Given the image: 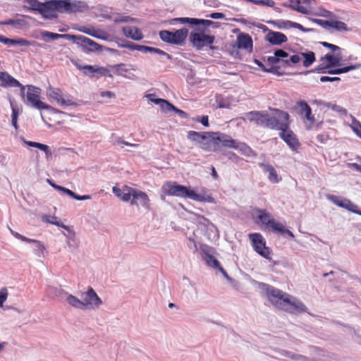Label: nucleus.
<instances>
[{
	"label": "nucleus",
	"mask_w": 361,
	"mask_h": 361,
	"mask_svg": "<svg viewBox=\"0 0 361 361\" xmlns=\"http://www.w3.org/2000/svg\"><path fill=\"white\" fill-rule=\"evenodd\" d=\"M55 8V11L57 12H69L76 11L80 6V2L71 1L70 0H52Z\"/></svg>",
	"instance_id": "obj_18"
},
{
	"label": "nucleus",
	"mask_w": 361,
	"mask_h": 361,
	"mask_svg": "<svg viewBox=\"0 0 361 361\" xmlns=\"http://www.w3.org/2000/svg\"><path fill=\"white\" fill-rule=\"evenodd\" d=\"M123 35L131 39L140 41L144 38L142 31L137 27L125 26L122 27Z\"/></svg>",
	"instance_id": "obj_30"
},
{
	"label": "nucleus",
	"mask_w": 361,
	"mask_h": 361,
	"mask_svg": "<svg viewBox=\"0 0 361 361\" xmlns=\"http://www.w3.org/2000/svg\"><path fill=\"white\" fill-rule=\"evenodd\" d=\"M234 149L238 150L242 154L247 157H250L252 154V151L250 147L243 142H237Z\"/></svg>",
	"instance_id": "obj_49"
},
{
	"label": "nucleus",
	"mask_w": 361,
	"mask_h": 361,
	"mask_svg": "<svg viewBox=\"0 0 361 361\" xmlns=\"http://www.w3.org/2000/svg\"><path fill=\"white\" fill-rule=\"evenodd\" d=\"M48 96L53 99L57 104L63 106L68 104L66 102L60 93V91L55 89H50L48 90Z\"/></svg>",
	"instance_id": "obj_41"
},
{
	"label": "nucleus",
	"mask_w": 361,
	"mask_h": 361,
	"mask_svg": "<svg viewBox=\"0 0 361 361\" xmlns=\"http://www.w3.org/2000/svg\"><path fill=\"white\" fill-rule=\"evenodd\" d=\"M188 139L194 145L208 152H216V133L189 131Z\"/></svg>",
	"instance_id": "obj_5"
},
{
	"label": "nucleus",
	"mask_w": 361,
	"mask_h": 361,
	"mask_svg": "<svg viewBox=\"0 0 361 361\" xmlns=\"http://www.w3.org/2000/svg\"><path fill=\"white\" fill-rule=\"evenodd\" d=\"M267 295L269 301L277 309L291 314H300L307 311V307L302 301L281 290L268 288Z\"/></svg>",
	"instance_id": "obj_2"
},
{
	"label": "nucleus",
	"mask_w": 361,
	"mask_h": 361,
	"mask_svg": "<svg viewBox=\"0 0 361 361\" xmlns=\"http://www.w3.org/2000/svg\"><path fill=\"white\" fill-rule=\"evenodd\" d=\"M338 32H348L350 29L348 27L347 25L337 20H329V28Z\"/></svg>",
	"instance_id": "obj_44"
},
{
	"label": "nucleus",
	"mask_w": 361,
	"mask_h": 361,
	"mask_svg": "<svg viewBox=\"0 0 361 361\" xmlns=\"http://www.w3.org/2000/svg\"><path fill=\"white\" fill-rule=\"evenodd\" d=\"M81 298H82L83 310H98L104 304L102 298L92 287H88L82 292Z\"/></svg>",
	"instance_id": "obj_9"
},
{
	"label": "nucleus",
	"mask_w": 361,
	"mask_h": 361,
	"mask_svg": "<svg viewBox=\"0 0 361 361\" xmlns=\"http://www.w3.org/2000/svg\"><path fill=\"white\" fill-rule=\"evenodd\" d=\"M361 68V63H356L354 65H350L348 66L343 67V68H338L331 71V73H335V74H341V73H345L350 71L358 69Z\"/></svg>",
	"instance_id": "obj_52"
},
{
	"label": "nucleus",
	"mask_w": 361,
	"mask_h": 361,
	"mask_svg": "<svg viewBox=\"0 0 361 361\" xmlns=\"http://www.w3.org/2000/svg\"><path fill=\"white\" fill-rule=\"evenodd\" d=\"M47 183L55 190L66 194L67 195H68L69 197H71V198H73L74 200L82 201V200H89L91 199L90 195H81V196L78 195L72 190H71L65 187L56 185L49 179L47 180Z\"/></svg>",
	"instance_id": "obj_26"
},
{
	"label": "nucleus",
	"mask_w": 361,
	"mask_h": 361,
	"mask_svg": "<svg viewBox=\"0 0 361 361\" xmlns=\"http://www.w3.org/2000/svg\"><path fill=\"white\" fill-rule=\"evenodd\" d=\"M92 36L97 39L106 40L109 38V35L106 32L97 30L94 27Z\"/></svg>",
	"instance_id": "obj_57"
},
{
	"label": "nucleus",
	"mask_w": 361,
	"mask_h": 361,
	"mask_svg": "<svg viewBox=\"0 0 361 361\" xmlns=\"http://www.w3.org/2000/svg\"><path fill=\"white\" fill-rule=\"evenodd\" d=\"M0 85L2 87H19L21 84L6 72H0Z\"/></svg>",
	"instance_id": "obj_35"
},
{
	"label": "nucleus",
	"mask_w": 361,
	"mask_h": 361,
	"mask_svg": "<svg viewBox=\"0 0 361 361\" xmlns=\"http://www.w3.org/2000/svg\"><path fill=\"white\" fill-rule=\"evenodd\" d=\"M350 128L353 133L361 138V124L360 122L353 120L352 123L350 124Z\"/></svg>",
	"instance_id": "obj_58"
},
{
	"label": "nucleus",
	"mask_w": 361,
	"mask_h": 361,
	"mask_svg": "<svg viewBox=\"0 0 361 361\" xmlns=\"http://www.w3.org/2000/svg\"><path fill=\"white\" fill-rule=\"evenodd\" d=\"M77 68L83 71V73L90 77H101V76H109L111 77L109 71L104 67L99 66L97 65L94 66H81L78 63H75Z\"/></svg>",
	"instance_id": "obj_16"
},
{
	"label": "nucleus",
	"mask_w": 361,
	"mask_h": 361,
	"mask_svg": "<svg viewBox=\"0 0 361 361\" xmlns=\"http://www.w3.org/2000/svg\"><path fill=\"white\" fill-rule=\"evenodd\" d=\"M308 19L310 21L315 23L324 28H327V29L329 28V20H324L312 18H309Z\"/></svg>",
	"instance_id": "obj_63"
},
{
	"label": "nucleus",
	"mask_w": 361,
	"mask_h": 361,
	"mask_svg": "<svg viewBox=\"0 0 361 361\" xmlns=\"http://www.w3.org/2000/svg\"><path fill=\"white\" fill-rule=\"evenodd\" d=\"M10 105L12 109L11 114V123L16 131L18 130V116L20 112V109L16 106V102L13 99H10Z\"/></svg>",
	"instance_id": "obj_43"
},
{
	"label": "nucleus",
	"mask_w": 361,
	"mask_h": 361,
	"mask_svg": "<svg viewBox=\"0 0 361 361\" xmlns=\"http://www.w3.org/2000/svg\"><path fill=\"white\" fill-rule=\"evenodd\" d=\"M269 114V118L271 128L278 127L281 130L282 128H288L289 124V115L285 111H281L277 109H273Z\"/></svg>",
	"instance_id": "obj_11"
},
{
	"label": "nucleus",
	"mask_w": 361,
	"mask_h": 361,
	"mask_svg": "<svg viewBox=\"0 0 361 361\" xmlns=\"http://www.w3.org/2000/svg\"><path fill=\"white\" fill-rule=\"evenodd\" d=\"M238 100L233 96L227 97L219 104V108L230 109L235 105Z\"/></svg>",
	"instance_id": "obj_50"
},
{
	"label": "nucleus",
	"mask_w": 361,
	"mask_h": 361,
	"mask_svg": "<svg viewBox=\"0 0 361 361\" xmlns=\"http://www.w3.org/2000/svg\"><path fill=\"white\" fill-rule=\"evenodd\" d=\"M236 45L238 49L250 52L252 49V39L248 34L240 33L237 37Z\"/></svg>",
	"instance_id": "obj_29"
},
{
	"label": "nucleus",
	"mask_w": 361,
	"mask_h": 361,
	"mask_svg": "<svg viewBox=\"0 0 361 361\" xmlns=\"http://www.w3.org/2000/svg\"><path fill=\"white\" fill-rule=\"evenodd\" d=\"M254 250L268 260L272 259V251L267 246L265 238L258 233H250L248 235Z\"/></svg>",
	"instance_id": "obj_8"
},
{
	"label": "nucleus",
	"mask_w": 361,
	"mask_h": 361,
	"mask_svg": "<svg viewBox=\"0 0 361 361\" xmlns=\"http://www.w3.org/2000/svg\"><path fill=\"white\" fill-rule=\"evenodd\" d=\"M158 106L162 111L166 113L171 111H177L174 106L164 99H162L161 103Z\"/></svg>",
	"instance_id": "obj_54"
},
{
	"label": "nucleus",
	"mask_w": 361,
	"mask_h": 361,
	"mask_svg": "<svg viewBox=\"0 0 361 361\" xmlns=\"http://www.w3.org/2000/svg\"><path fill=\"white\" fill-rule=\"evenodd\" d=\"M25 143L30 147L37 148L42 151H44L46 154L50 153L49 147L46 145L36 142H31V141H25Z\"/></svg>",
	"instance_id": "obj_55"
},
{
	"label": "nucleus",
	"mask_w": 361,
	"mask_h": 361,
	"mask_svg": "<svg viewBox=\"0 0 361 361\" xmlns=\"http://www.w3.org/2000/svg\"><path fill=\"white\" fill-rule=\"evenodd\" d=\"M165 195L182 198H188L199 202L216 204L215 199L206 189L197 190L190 187L178 185L176 183H165L162 186Z\"/></svg>",
	"instance_id": "obj_3"
},
{
	"label": "nucleus",
	"mask_w": 361,
	"mask_h": 361,
	"mask_svg": "<svg viewBox=\"0 0 361 361\" xmlns=\"http://www.w3.org/2000/svg\"><path fill=\"white\" fill-rule=\"evenodd\" d=\"M115 74L121 76H123L130 79H133V75L131 71H135L136 69L132 65L118 64L112 67Z\"/></svg>",
	"instance_id": "obj_33"
},
{
	"label": "nucleus",
	"mask_w": 361,
	"mask_h": 361,
	"mask_svg": "<svg viewBox=\"0 0 361 361\" xmlns=\"http://www.w3.org/2000/svg\"><path fill=\"white\" fill-rule=\"evenodd\" d=\"M310 106L305 102H300L298 103V112L300 116L305 114L307 109H309Z\"/></svg>",
	"instance_id": "obj_64"
},
{
	"label": "nucleus",
	"mask_w": 361,
	"mask_h": 361,
	"mask_svg": "<svg viewBox=\"0 0 361 361\" xmlns=\"http://www.w3.org/2000/svg\"><path fill=\"white\" fill-rule=\"evenodd\" d=\"M328 199L331 200L334 204L344 208L353 213L361 215V212L358 210L357 205L352 203L350 200L346 199H340L337 197L331 196Z\"/></svg>",
	"instance_id": "obj_24"
},
{
	"label": "nucleus",
	"mask_w": 361,
	"mask_h": 361,
	"mask_svg": "<svg viewBox=\"0 0 361 361\" xmlns=\"http://www.w3.org/2000/svg\"><path fill=\"white\" fill-rule=\"evenodd\" d=\"M0 42L4 43L6 44H8L10 47L15 46V45L30 46L32 44V43L30 41H27V40L22 39V38L17 39H11L6 38L1 35H0Z\"/></svg>",
	"instance_id": "obj_40"
},
{
	"label": "nucleus",
	"mask_w": 361,
	"mask_h": 361,
	"mask_svg": "<svg viewBox=\"0 0 361 361\" xmlns=\"http://www.w3.org/2000/svg\"><path fill=\"white\" fill-rule=\"evenodd\" d=\"M315 60L314 53L306 49H301L298 51L293 52V56L290 59V61L294 63V65L301 63L305 68L310 66Z\"/></svg>",
	"instance_id": "obj_10"
},
{
	"label": "nucleus",
	"mask_w": 361,
	"mask_h": 361,
	"mask_svg": "<svg viewBox=\"0 0 361 361\" xmlns=\"http://www.w3.org/2000/svg\"><path fill=\"white\" fill-rule=\"evenodd\" d=\"M19 87H20V94L23 101L38 109H47L50 116L49 119L56 124H62L65 118L68 116L67 114L58 111L42 102L39 99L40 88L33 85L23 86L21 85Z\"/></svg>",
	"instance_id": "obj_1"
},
{
	"label": "nucleus",
	"mask_w": 361,
	"mask_h": 361,
	"mask_svg": "<svg viewBox=\"0 0 361 361\" xmlns=\"http://www.w3.org/2000/svg\"><path fill=\"white\" fill-rule=\"evenodd\" d=\"M264 172L267 173L268 180L272 183H278L281 181V178L279 176L276 169L269 164H261Z\"/></svg>",
	"instance_id": "obj_32"
},
{
	"label": "nucleus",
	"mask_w": 361,
	"mask_h": 361,
	"mask_svg": "<svg viewBox=\"0 0 361 361\" xmlns=\"http://www.w3.org/2000/svg\"><path fill=\"white\" fill-rule=\"evenodd\" d=\"M43 222L50 224L61 228L64 224L56 216L51 215H44L42 217Z\"/></svg>",
	"instance_id": "obj_48"
},
{
	"label": "nucleus",
	"mask_w": 361,
	"mask_h": 361,
	"mask_svg": "<svg viewBox=\"0 0 361 361\" xmlns=\"http://www.w3.org/2000/svg\"><path fill=\"white\" fill-rule=\"evenodd\" d=\"M290 8L300 13L310 15L313 13L315 0H288Z\"/></svg>",
	"instance_id": "obj_12"
},
{
	"label": "nucleus",
	"mask_w": 361,
	"mask_h": 361,
	"mask_svg": "<svg viewBox=\"0 0 361 361\" xmlns=\"http://www.w3.org/2000/svg\"><path fill=\"white\" fill-rule=\"evenodd\" d=\"M99 97L102 99V102H107L112 99H115L116 94L112 91H102L99 92Z\"/></svg>",
	"instance_id": "obj_56"
},
{
	"label": "nucleus",
	"mask_w": 361,
	"mask_h": 361,
	"mask_svg": "<svg viewBox=\"0 0 361 361\" xmlns=\"http://www.w3.org/2000/svg\"><path fill=\"white\" fill-rule=\"evenodd\" d=\"M133 188L124 185L121 188L114 186L112 188L114 194L121 201L128 202L131 200L132 193L133 192Z\"/></svg>",
	"instance_id": "obj_25"
},
{
	"label": "nucleus",
	"mask_w": 361,
	"mask_h": 361,
	"mask_svg": "<svg viewBox=\"0 0 361 361\" xmlns=\"http://www.w3.org/2000/svg\"><path fill=\"white\" fill-rule=\"evenodd\" d=\"M216 151L218 150V147L220 143L222 144L223 146L228 148H235L237 141L232 139L230 136L221 134L219 133H216Z\"/></svg>",
	"instance_id": "obj_34"
},
{
	"label": "nucleus",
	"mask_w": 361,
	"mask_h": 361,
	"mask_svg": "<svg viewBox=\"0 0 361 361\" xmlns=\"http://www.w3.org/2000/svg\"><path fill=\"white\" fill-rule=\"evenodd\" d=\"M38 12L43 18L48 19L54 18L57 16L52 0L42 3Z\"/></svg>",
	"instance_id": "obj_28"
},
{
	"label": "nucleus",
	"mask_w": 361,
	"mask_h": 361,
	"mask_svg": "<svg viewBox=\"0 0 361 361\" xmlns=\"http://www.w3.org/2000/svg\"><path fill=\"white\" fill-rule=\"evenodd\" d=\"M66 301L72 307L83 310L82 298L81 297L79 298L74 295L67 293Z\"/></svg>",
	"instance_id": "obj_39"
},
{
	"label": "nucleus",
	"mask_w": 361,
	"mask_h": 361,
	"mask_svg": "<svg viewBox=\"0 0 361 361\" xmlns=\"http://www.w3.org/2000/svg\"><path fill=\"white\" fill-rule=\"evenodd\" d=\"M303 122L307 128H310L314 122V116L312 115L311 108L307 109V111L300 116Z\"/></svg>",
	"instance_id": "obj_47"
},
{
	"label": "nucleus",
	"mask_w": 361,
	"mask_h": 361,
	"mask_svg": "<svg viewBox=\"0 0 361 361\" xmlns=\"http://www.w3.org/2000/svg\"><path fill=\"white\" fill-rule=\"evenodd\" d=\"M188 34V30L185 28L180 29L174 32H172V43L180 44L186 38Z\"/></svg>",
	"instance_id": "obj_42"
},
{
	"label": "nucleus",
	"mask_w": 361,
	"mask_h": 361,
	"mask_svg": "<svg viewBox=\"0 0 361 361\" xmlns=\"http://www.w3.org/2000/svg\"><path fill=\"white\" fill-rule=\"evenodd\" d=\"M207 224L204 226V231L209 240H214L219 238V230L215 224L207 220Z\"/></svg>",
	"instance_id": "obj_38"
},
{
	"label": "nucleus",
	"mask_w": 361,
	"mask_h": 361,
	"mask_svg": "<svg viewBox=\"0 0 361 361\" xmlns=\"http://www.w3.org/2000/svg\"><path fill=\"white\" fill-rule=\"evenodd\" d=\"M252 216L255 223L262 228L282 230L281 224L276 221L271 215L264 210H255Z\"/></svg>",
	"instance_id": "obj_7"
},
{
	"label": "nucleus",
	"mask_w": 361,
	"mask_h": 361,
	"mask_svg": "<svg viewBox=\"0 0 361 361\" xmlns=\"http://www.w3.org/2000/svg\"><path fill=\"white\" fill-rule=\"evenodd\" d=\"M124 47H127L131 50L135 49V50H138L142 52H144V53L150 52V53H156V54H161V55L166 54L164 51H163L161 49L154 48V47L143 46V45H139V44H129L125 45Z\"/></svg>",
	"instance_id": "obj_36"
},
{
	"label": "nucleus",
	"mask_w": 361,
	"mask_h": 361,
	"mask_svg": "<svg viewBox=\"0 0 361 361\" xmlns=\"http://www.w3.org/2000/svg\"><path fill=\"white\" fill-rule=\"evenodd\" d=\"M3 24L11 25L16 29H23L24 27H27V23L22 18H18L16 20H9L4 22Z\"/></svg>",
	"instance_id": "obj_46"
},
{
	"label": "nucleus",
	"mask_w": 361,
	"mask_h": 361,
	"mask_svg": "<svg viewBox=\"0 0 361 361\" xmlns=\"http://www.w3.org/2000/svg\"><path fill=\"white\" fill-rule=\"evenodd\" d=\"M207 265L209 267L219 271L224 278L233 286L237 287V283L235 280L231 279L226 272V271L223 269V267L221 266L220 262L218 261V259L216 257V255H214L212 256L208 257L205 259H204Z\"/></svg>",
	"instance_id": "obj_20"
},
{
	"label": "nucleus",
	"mask_w": 361,
	"mask_h": 361,
	"mask_svg": "<svg viewBox=\"0 0 361 361\" xmlns=\"http://www.w3.org/2000/svg\"><path fill=\"white\" fill-rule=\"evenodd\" d=\"M114 145L119 149L131 152L135 149H139L140 145L136 143H130L126 141L123 137H117L114 140Z\"/></svg>",
	"instance_id": "obj_31"
},
{
	"label": "nucleus",
	"mask_w": 361,
	"mask_h": 361,
	"mask_svg": "<svg viewBox=\"0 0 361 361\" xmlns=\"http://www.w3.org/2000/svg\"><path fill=\"white\" fill-rule=\"evenodd\" d=\"M293 51H288L283 49H278L274 52L273 56L268 57L267 60L271 64L282 63L285 66H292L294 63L290 61Z\"/></svg>",
	"instance_id": "obj_14"
},
{
	"label": "nucleus",
	"mask_w": 361,
	"mask_h": 361,
	"mask_svg": "<svg viewBox=\"0 0 361 361\" xmlns=\"http://www.w3.org/2000/svg\"><path fill=\"white\" fill-rule=\"evenodd\" d=\"M264 30L267 31V33L264 37L265 40L271 44L281 45L288 41V37L282 32L272 31L268 30L267 27H264Z\"/></svg>",
	"instance_id": "obj_21"
},
{
	"label": "nucleus",
	"mask_w": 361,
	"mask_h": 361,
	"mask_svg": "<svg viewBox=\"0 0 361 361\" xmlns=\"http://www.w3.org/2000/svg\"><path fill=\"white\" fill-rule=\"evenodd\" d=\"M73 42L77 44H80L85 47L89 48L90 51H97L101 49V46L97 43L82 35H74Z\"/></svg>",
	"instance_id": "obj_27"
},
{
	"label": "nucleus",
	"mask_w": 361,
	"mask_h": 361,
	"mask_svg": "<svg viewBox=\"0 0 361 361\" xmlns=\"http://www.w3.org/2000/svg\"><path fill=\"white\" fill-rule=\"evenodd\" d=\"M41 36L42 37H49L53 40L58 39L60 38H64L68 40L73 41V39L74 38V35H60V34L53 33V32H48V31H42Z\"/></svg>",
	"instance_id": "obj_45"
},
{
	"label": "nucleus",
	"mask_w": 361,
	"mask_h": 361,
	"mask_svg": "<svg viewBox=\"0 0 361 361\" xmlns=\"http://www.w3.org/2000/svg\"><path fill=\"white\" fill-rule=\"evenodd\" d=\"M61 228V233L66 238V246L70 250L77 248L79 246V240L73 226L63 224Z\"/></svg>",
	"instance_id": "obj_15"
},
{
	"label": "nucleus",
	"mask_w": 361,
	"mask_h": 361,
	"mask_svg": "<svg viewBox=\"0 0 361 361\" xmlns=\"http://www.w3.org/2000/svg\"><path fill=\"white\" fill-rule=\"evenodd\" d=\"M267 23L273 25L274 27L277 29L283 30H286L289 29H298L305 33L310 32L312 30L310 28L305 27L300 23L289 20H269L267 22Z\"/></svg>",
	"instance_id": "obj_13"
},
{
	"label": "nucleus",
	"mask_w": 361,
	"mask_h": 361,
	"mask_svg": "<svg viewBox=\"0 0 361 361\" xmlns=\"http://www.w3.org/2000/svg\"><path fill=\"white\" fill-rule=\"evenodd\" d=\"M8 296V293L6 288L0 289V308L4 307V303L6 301Z\"/></svg>",
	"instance_id": "obj_62"
},
{
	"label": "nucleus",
	"mask_w": 361,
	"mask_h": 361,
	"mask_svg": "<svg viewBox=\"0 0 361 361\" xmlns=\"http://www.w3.org/2000/svg\"><path fill=\"white\" fill-rule=\"evenodd\" d=\"M114 20L117 24L135 21L133 18H131L129 16H118L114 18Z\"/></svg>",
	"instance_id": "obj_59"
},
{
	"label": "nucleus",
	"mask_w": 361,
	"mask_h": 361,
	"mask_svg": "<svg viewBox=\"0 0 361 361\" xmlns=\"http://www.w3.org/2000/svg\"><path fill=\"white\" fill-rule=\"evenodd\" d=\"M214 35L200 28L194 29L189 36L190 42L198 50L205 47L211 46L214 43Z\"/></svg>",
	"instance_id": "obj_6"
},
{
	"label": "nucleus",
	"mask_w": 361,
	"mask_h": 361,
	"mask_svg": "<svg viewBox=\"0 0 361 361\" xmlns=\"http://www.w3.org/2000/svg\"><path fill=\"white\" fill-rule=\"evenodd\" d=\"M130 201L133 205L142 206L145 208H148L149 205L148 195L145 192L136 189H133Z\"/></svg>",
	"instance_id": "obj_22"
},
{
	"label": "nucleus",
	"mask_w": 361,
	"mask_h": 361,
	"mask_svg": "<svg viewBox=\"0 0 361 361\" xmlns=\"http://www.w3.org/2000/svg\"><path fill=\"white\" fill-rule=\"evenodd\" d=\"M321 355L322 351L316 348L312 349L310 357H307L303 355L294 353L292 352L286 353V356L287 357L295 361H322V359L319 357Z\"/></svg>",
	"instance_id": "obj_19"
},
{
	"label": "nucleus",
	"mask_w": 361,
	"mask_h": 361,
	"mask_svg": "<svg viewBox=\"0 0 361 361\" xmlns=\"http://www.w3.org/2000/svg\"><path fill=\"white\" fill-rule=\"evenodd\" d=\"M25 7L28 10L39 11L42 3L38 0H23Z\"/></svg>",
	"instance_id": "obj_51"
},
{
	"label": "nucleus",
	"mask_w": 361,
	"mask_h": 361,
	"mask_svg": "<svg viewBox=\"0 0 361 361\" xmlns=\"http://www.w3.org/2000/svg\"><path fill=\"white\" fill-rule=\"evenodd\" d=\"M279 135L292 150L296 151L300 147V144L297 136L288 128H282Z\"/></svg>",
	"instance_id": "obj_17"
},
{
	"label": "nucleus",
	"mask_w": 361,
	"mask_h": 361,
	"mask_svg": "<svg viewBox=\"0 0 361 361\" xmlns=\"http://www.w3.org/2000/svg\"><path fill=\"white\" fill-rule=\"evenodd\" d=\"M322 44L329 48L331 51L320 58L317 70L323 71L342 66L343 54L341 48L328 42H322Z\"/></svg>",
	"instance_id": "obj_4"
},
{
	"label": "nucleus",
	"mask_w": 361,
	"mask_h": 361,
	"mask_svg": "<svg viewBox=\"0 0 361 361\" xmlns=\"http://www.w3.org/2000/svg\"><path fill=\"white\" fill-rule=\"evenodd\" d=\"M31 245L32 252L35 255L39 258H44L46 257L47 250L44 245L42 242L35 239Z\"/></svg>",
	"instance_id": "obj_37"
},
{
	"label": "nucleus",
	"mask_w": 361,
	"mask_h": 361,
	"mask_svg": "<svg viewBox=\"0 0 361 361\" xmlns=\"http://www.w3.org/2000/svg\"><path fill=\"white\" fill-rule=\"evenodd\" d=\"M200 251L203 255V258L205 259L208 257L216 255V249L213 247L207 245H202L200 246Z\"/></svg>",
	"instance_id": "obj_53"
},
{
	"label": "nucleus",
	"mask_w": 361,
	"mask_h": 361,
	"mask_svg": "<svg viewBox=\"0 0 361 361\" xmlns=\"http://www.w3.org/2000/svg\"><path fill=\"white\" fill-rule=\"evenodd\" d=\"M160 38L165 42L172 43V32L169 31H161L159 33Z\"/></svg>",
	"instance_id": "obj_61"
},
{
	"label": "nucleus",
	"mask_w": 361,
	"mask_h": 361,
	"mask_svg": "<svg viewBox=\"0 0 361 361\" xmlns=\"http://www.w3.org/2000/svg\"><path fill=\"white\" fill-rule=\"evenodd\" d=\"M11 233L13 235V237H15L17 239H19L23 242L27 243H32V241H34L35 239L28 238L25 236H23V235L20 234L18 232H16L14 231L11 230Z\"/></svg>",
	"instance_id": "obj_60"
},
{
	"label": "nucleus",
	"mask_w": 361,
	"mask_h": 361,
	"mask_svg": "<svg viewBox=\"0 0 361 361\" xmlns=\"http://www.w3.org/2000/svg\"><path fill=\"white\" fill-rule=\"evenodd\" d=\"M244 119L250 121H255L261 125H272V123H270L269 114L266 113L251 111L245 115Z\"/></svg>",
	"instance_id": "obj_23"
}]
</instances>
